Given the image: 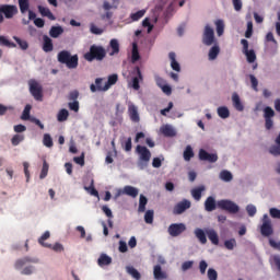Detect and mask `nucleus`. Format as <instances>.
Segmentation results:
<instances>
[{"mask_svg":"<svg viewBox=\"0 0 280 280\" xmlns=\"http://www.w3.org/2000/svg\"><path fill=\"white\" fill-rule=\"evenodd\" d=\"M218 209V203H215V198L208 197L205 201V210L208 212L215 211Z\"/></svg>","mask_w":280,"mask_h":280,"instance_id":"nucleus-21","label":"nucleus"},{"mask_svg":"<svg viewBox=\"0 0 280 280\" xmlns=\"http://www.w3.org/2000/svg\"><path fill=\"white\" fill-rule=\"evenodd\" d=\"M215 27H217V34L218 36H222V34H224V21L222 20H217L214 23Z\"/></svg>","mask_w":280,"mask_h":280,"instance_id":"nucleus-46","label":"nucleus"},{"mask_svg":"<svg viewBox=\"0 0 280 280\" xmlns=\"http://www.w3.org/2000/svg\"><path fill=\"white\" fill-rule=\"evenodd\" d=\"M232 102H233V106L236 110H238L240 113H242V110H244V104H242V100L240 98V95L237 93H234L232 95Z\"/></svg>","mask_w":280,"mask_h":280,"instance_id":"nucleus-25","label":"nucleus"},{"mask_svg":"<svg viewBox=\"0 0 280 280\" xmlns=\"http://www.w3.org/2000/svg\"><path fill=\"white\" fill-rule=\"evenodd\" d=\"M50 235H51V234L49 233V231H46V232L38 238V244H40V246H44L45 248H51V244L45 243L46 240H49Z\"/></svg>","mask_w":280,"mask_h":280,"instance_id":"nucleus-36","label":"nucleus"},{"mask_svg":"<svg viewBox=\"0 0 280 280\" xmlns=\"http://www.w3.org/2000/svg\"><path fill=\"white\" fill-rule=\"evenodd\" d=\"M155 82L160 89H162L163 86H165L167 84L165 79H163L159 75L155 77Z\"/></svg>","mask_w":280,"mask_h":280,"instance_id":"nucleus-64","label":"nucleus"},{"mask_svg":"<svg viewBox=\"0 0 280 280\" xmlns=\"http://www.w3.org/2000/svg\"><path fill=\"white\" fill-rule=\"evenodd\" d=\"M106 58V50L102 46L92 45L90 51L84 54V60L93 62V60L102 61Z\"/></svg>","mask_w":280,"mask_h":280,"instance_id":"nucleus-2","label":"nucleus"},{"mask_svg":"<svg viewBox=\"0 0 280 280\" xmlns=\"http://www.w3.org/2000/svg\"><path fill=\"white\" fill-rule=\"evenodd\" d=\"M122 148L125 152H130L132 150V138H128Z\"/></svg>","mask_w":280,"mask_h":280,"instance_id":"nucleus-60","label":"nucleus"},{"mask_svg":"<svg viewBox=\"0 0 280 280\" xmlns=\"http://www.w3.org/2000/svg\"><path fill=\"white\" fill-rule=\"evenodd\" d=\"M0 47L15 48L16 44L10 42V39H8L5 36L0 35Z\"/></svg>","mask_w":280,"mask_h":280,"instance_id":"nucleus-39","label":"nucleus"},{"mask_svg":"<svg viewBox=\"0 0 280 280\" xmlns=\"http://www.w3.org/2000/svg\"><path fill=\"white\" fill-rule=\"evenodd\" d=\"M168 58L171 60V68L173 71H177V73H180V63L176 60V52H170Z\"/></svg>","mask_w":280,"mask_h":280,"instance_id":"nucleus-24","label":"nucleus"},{"mask_svg":"<svg viewBox=\"0 0 280 280\" xmlns=\"http://www.w3.org/2000/svg\"><path fill=\"white\" fill-rule=\"evenodd\" d=\"M144 222L152 224L154 222V210H148L144 214Z\"/></svg>","mask_w":280,"mask_h":280,"instance_id":"nucleus-48","label":"nucleus"},{"mask_svg":"<svg viewBox=\"0 0 280 280\" xmlns=\"http://www.w3.org/2000/svg\"><path fill=\"white\" fill-rule=\"evenodd\" d=\"M269 214L275 219V220H280V210L277 208H270Z\"/></svg>","mask_w":280,"mask_h":280,"instance_id":"nucleus-57","label":"nucleus"},{"mask_svg":"<svg viewBox=\"0 0 280 280\" xmlns=\"http://www.w3.org/2000/svg\"><path fill=\"white\" fill-rule=\"evenodd\" d=\"M37 10L42 16H46L49 21H56V15L47 7L38 5Z\"/></svg>","mask_w":280,"mask_h":280,"instance_id":"nucleus-19","label":"nucleus"},{"mask_svg":"<svg viewBox=\"0 0 280 280\" xmlns=\"http://www.w3.org/2000/svg\"><path fill=\"white\" fill-rule=\"evenodd\" d=\"M208 279L218 280V271H215L213 268L208 269Z\"/></svg>","mask_w":280,"mask_h":280,"instance_id":"nucleus-58","label":"nucleus"},{"mask_svg":"<svg viewBox=\"0 0 280 280\" xmlns=\"http://www.w3.org/2000/svg\"><path fill=\"white\" fill-rule=\"evenodd\" d=\"M161 132L164 137H176V130H174V127L170 125L162 127Z\"/></svg>","mask_w":280,"mask_h":280,"instance_id":"nucleus-28","label":"nucleus"},{"mask_svg":"<svg viewBox=\"0 0 280 280\" xmlns=\"http://www.w3.org/2000/svg\"><path fill=\"white\" fill-rule=\"evenodd\" d=\"M102 82H104V79H102V78L95 79V84L92 83L90 85L91 93H97V91H100V92L108 91V90H104V85H102Z\"/></svg>","mask_w":280,"mask_h":280,"instance_id":"nucleus-18","label":"nucleus"},{"mask_svg":"<svg viewBox=\"0 0 280 280\" xmlns=\"http://www.w3.org/2000/svg\"><path fill=\"white\" fill-rule=\"evenodd\" d=\"M109 47L112 49V51L109 52V56H117V54H119V40L112 39L109 42Z\"/></svg>","mask_w":280,"mask_h":280,"instance_id":"nucleus-32","label":"nucleus"},{"mask_svg":"<svg viewBox=\"0 0 280 280\" xmlns=\"http://www.w3.org/2000/svg\"><path fill=\"white\" fill-rule=\"evenodd\" d=\"M13 40L19 45L20 49L23 51H26V49H30V44L25 39H21V37L13 36Z\"/></svg>","mask_w":280,"mask_h":280,"instance_id":"nucleus-35","label":"nucleus"},{"mask_svg":"<svg viewBox=\"0 0 280 280\" xmlns=\"http://www.w3.org/2000/svg\"><path fill=\"white\" fill-rule=\"evenodd\" d=\"M202 43L207 47H211V45L215 43V32L209 25H206L205 27L203 35H202Z\"/></svg>","mask_w":280,"mask_h":280,"instance_id":"nucleus-6","label":"nucleus"},{"mask_svg":"<svg viewBox=\"0 0 280 280\" xmlns=\"http://www.w3.org/2000/svg\"><path fill=\"white\" fill-rule=\"evenodd\" d=\"M70 110H73L74 113H78L80 110V102L73 101L72 103L68 104Z\"/></svg>","mask_w":280,"mask_h":280,"instance_id":"nucleus-59","label":"nucleus"},{"mask_svg":"<svg viewBox=\"0 0 280 280\" xmlns=\"http://www.w3.org/2000/svg\"><path fill=\"white\" fill-rule=\"evenodd\" d=\"M113 264V258L106 254H101V256L97 259V265L101 268H104V266H110Z\"/></svg>","mask_w":280,"mask_h":280,"instance_id":"nucleus-22","label":"nucleus"},{"mask_svg":"<svg viewBox=\"0 0 280 280\" xmlns=\"http://www.w3.org/2000/svg\"><path fill=\"white\" fill-rule=\"evenodd\" d=\"M249 80L252 82V89L256 92L259 91V81L257 80V78L254 74H249Z\"/></svg>","mask_w":280,"mask_h":280,"instance_id":"nucleus-53","label":"nucleus"},{"mask_svg":"<svg viewBox=\"0 0 280 280\" xmlns=\"http://www.w3.org/2000/svg\"><path fill=\"white\" fill-rule=\"evenodd\" d=\"M43 40V51H45L46 54H49V51H54V42L51 40V38L47 35H44Z\"/></svg>","mask_w":280,"mask_h":280,"instance_id":"nucleus-20","label":"nucleus"},{"mask_svg":"<svg viewBox=\"0 0 280 280\" xmlns=\"http://www.w3.org/2000/svg\"><path fill=\"white\" fill-rule=\"evenodd\" d=\"M74 163L77 165H81V167H84V153L81 154V156L73 158Z\"/></svg>","mask_w":280,"mask_h":280,"instance_id":"nucleus-63","label":"nucleus"},{"mask_svg":"<svg viewBox=\"0 0 280 280\" xmlns=\"http://www.w3.org/2000/svg\"><path fill=\"white\" fill-rule=\"evenodd\" d=\"M246 211H247L249 218H255V214L257 213V207H255L253 205H247Z\"/></svg>","mask_w":280,"mask_h":280,"instance_id":"nucleus-55","label":"nucleus"},{"mask_svg":"<svg viewBox=\"0 0 280 280\" xmlns=\"http://www.w3.org/2000/svg\"><path fill=\"white\" fill-rule=\"evenodd\" d=\"M80 97V92L78 90L71 91L68 95V100L70 102H78V98Z\"/></svg>","mask_w":280,"mask_h":280,"instance_id":"nucleus-54","label":"nucleus"},{"mask_svg":"<svg viewBox=\"0 0 280 280\" xmlns=\"http://www.w3.org/2000/svg\"><path fill=\"white\" fill-rule=\"evenodd\" d=\"M187 209H191V201L184 199L174 207L173 213L174 215H180L185 213Z\"/></svg>","mask_w":280,"mask_h":280,"instance_id":"nucleus-13","label":"nucleus"},{"mask_svg":"<svg viewBox=\"0 0 280 280\" xmlns=\"http://www.w3.org/2000/svg\"><path fill=\"white\" fill-rule=\"evenodd\" d=\"M119 80V77L117 74H110L107 79V82L104 84V90L110 89L113 84H117V81Z\"/></svg>","mask_w":280,"mask_h":280,"instance_id":"nucleus-34","label":"nucleus"},{"mask_svg":"<svg viewBox=\"0 0 280 280\" xmlns=\"http://www.w3.org/2000/svg\"><path fill=\"white\" fill-rule=\"evenodd\" d=\"M63 33L65 28H62V26H51L49 36H51V38H58V36H61Z\"/></svg>","mask_w":280,"mask_h":280,"instance_id":"nucleus-29","label":"nucleus"},{"mask_svg":"<svg viewBox=\"0 0 280 280\" xmlns=\"http://www.w3.org/2000/svg\"><path fill=\"white\" fill-rule=\"evenodd\" d=\"M0 13L4 14L5 19H13L15 14H19V8L14 4H1Z\"/></svg>","mask_w":280,"mask_h":280,"instance_id":"nucleus-8","label":"nucleus"},{"mask_svg":"<svg viewBox=\"0 0 280 280\" xmlns=\"http://www.w3.org/2000/svg\"><path fill=\"white\" fill-rule=\"evenodd\" d=\"M18 3L21 14L28 12V21H36V14L34 11L30 10V0H19Z\"/></svg>","mask_w":280,"mask_h":280,"instance_id":"nucleus-10","label":"nucleus"},{"mask_svg":"<svg viewBox=\"0 0 280 280\" xmlns=\"http://www.w3.org/2000/svg\"><path fill=\"white\" fill-rule=\"evenodd\" d=\"M218 115L221 119H229V117H231V112H229V107H219Z\"/></svg>","mask_w":280,"mask_h":280,"instance_id":"nucleus-41","label":"nucleus"},{"mask_svg":"<svg viewBox=\"0 0 280 280\" xmlns=\"http://www.w3.org/2000/svg\"><path fill=\"white\" fill-rule=\"evenodd\" d=\"M220 178L221 180H224V183H231V180H233V174L229 171H222L220 173Z\"/></svg>","mask_w":280,"mask_h":280,"instance_id":"nucleus-45","label":"nucleus"},{"mask_svg":"<svg viewBox=\"0 0 280 280\" xmlns=\"http://www.w3.org/2000/svg\"><path fill=\"white\" fill-rule=\"evenodd\" d=\"M128 115L135 124H139L140 117H139V109L135 106V104H130L128 106Z\"/></svg>","mask_w":280,"mask_h":280,"instance_id":"nucleus-17","label":"nucleus"},{"mask_svg":"<svg viewBox=\"0 0 280 280\" xmlns=\"http://www.w3.org/2000/svg\"><path fill=\"white\" fill-rule=\"evenodd\" d=\"M253 36V22H247V30L245 32V38H250Z\"/></svg>","mask_w":280,"mask_h":280,"instance_id":"nucleus-61","label":"nucleus"},{"mask_svg":"<svg viewBox=\"0 0 280 280\" xmlns=\"http://www.w3.org/2000/svg\"><path fill=\"white\" fill-rule=\"evenodd\" d=\"M237 246V241L235 238H230L224 242V247L228 250H233Z\"/></svg>","mask_w":280,"mask_h":280,"instance_id":"nucleus-47","label":"nucleus"},{"mask_svg":"<svg viewBox=\"0 0 280 280\" xmlns=\"http://www.w3.org/2000/svg\"><path fill=\"white\" fill-rule=\"evenodd\" d=\"M147 205H148V198L143 195H140L139 207H138L139 213H145V206Z\"/></svg>","mask_w":280,"mask_h":280,"instance_id":"nucleus-40","label":"nucleus"},{"mask_svg":"<svg viewBox=\"0 0 280 280\" xmlns=\"http://www.w3.org/2000/svg\"><path fill=\"white\" fill-rule=\"evenodd\" d=\"M141 59V56L139 55V47L137 44H132V50H131V62H138V60Z\"/></svg>","mask_w":280,"mask_h":280,"instance_id":"nucleus-38","label":"nucleus"},{"mask_svg":"<svg viewBox=\"0 0 280 280\" xmlns=\"http://www.w3.org/2000/svg\"><path fill=\"white\" fill-rule=\"evenodd\" d=\"M191 159H194V149L191 148V145H187L184 151V160L191 161Z\"/></svg>","mask_w":280,"mask_h":280,"instance_id":"nucleus-43","label":"nucleus"},{"mask_svg":"<svg viewBox=\"0 0 280 280\" xmlns=\"http://www.w3.org/2000/svg\"><path fill=\"white\" fill-rule=\"evenodd\" d=\"M202 191H205V186H199L191 190V196L195 200H200L202 198Z\"/></svg>","mask_w":280,"mask_h":280,"instance_id":"nucleus-37","label":"nucleus"},{"mask_svg":"<svg viewBox=\"0 0 280 280\" xmlns=\"http://www.w3.org/2000/svg\"><path fill=\"white\" fill-rule=\"evenodd\" d=\"M218 209H221L222 211H228V213H240V206L237 203L233 202L229 199H221L217 202Z\"/></svg>","mask_w":280,"mask_h":280,"instance_id":"nucleus-3","label":"nucleus"},{"mask_svg":"<svg viewBox=\"0 0 280 280\" xmlns=\"http://www.w3.org/2000/svg\"><path fill=\"white\" fill-rule=\"evenodd\" d=\"M185 231H187V225H185V223H172L168 226V234L172 237H178V235H182Z\"/></svg>","mask_w":280,"mask_h":280,"instance_id":"nucleus-9","label":"nucleus"},{"mask_svg":"<svg viewBox=\"0 0 280 280\" xmlns=\"http://www.w3.org/2000/svg\"><path fill=\"white\" fill-rule=\"evenodd\" d=\"M25 140V136L23 135H14L11 139L12 145H19L22 141Z\"/></svg>","mask_w":280,"mask_h":280,"instance_id":"nucleus-51","label":"nucleus"},{"mask_svg":"<svg viewBox=\"0 0 280 280\" xmlns=\"http://www.w3.org/2000/svg\"><path fill=\"white\" fill-rule=\"evenodd\" d=\"M260 233L264 237H270L275 230L272 229V221L268 218V214H264L262 217V225L260 226Z\"/></svg>","mask_w":280,"mask_h":280,"instance_id":"nucleus-4","label":"nucleus"},{"mask_svg":"<svg viewBox=\"0 0 280 280\" xmlns=\"http://www.w3.org/2000/svg\"><path fill=\"white\" fill-rule=\"evenodd\" d=\"M153 277L156 280H163V279H167V273L163 271V269L161 268V265H155L153 268Z\"/></svg>","mask_w":280,"mask_h":280,"instance_id":"nucleus-23","label":"nucleus"},{"mask_svg":"<svg viewBox=\"0 0 280 280\" xmlns=\"http://www.w3.org/2000/svg\"><path fill=\"white\" fill-rule=\"evenodd\" d=\"M90 32L92 34H96L97 36H100L101 34H104V30L97 27L95 24H91Z\"/></svg>","mask_w":280,"mask_h":280,"instance_id":"nucleus-56","label":"nucleus"},{"mask_svg":"<svg viewBox=\"0 0 280 280\" xmlns=\"http://www.w3.org/2000/svg\"><path fill=\"white\" fill-rule=\"evenodd\" d=\"M131 75H135L132 78V89L135 91H139V89H141V85H139V83L143 82V74L141 73V68H139V66L135 67Z\"/></svg>","mask_w":280,"mask_h":280,"instance_id":"nucleus-11","label":"nucleus"},{"mask_svg":"<svg viewBox=\"0 0 280 280\" xmlns=\"http://www.w3.org/2000/svg\"><path fill=\"white\" fill-rule=\"evenodd\" d=\"M122 194H125V196H130V198H137L139 196V189L132 186H125Z\"/></svg>","mask_w":280,"mask_h":280,"instance_id":"nucleus-26","label":"nucleus"},{"mask_svg":"<svg viewBox=\"0 0 280 280\" xmlns=\"http://www.w3.org/2000/svg\"><path fill=\"white\" fill-rule=\"evenodd\" d=\"M30 93L37 102H43V86L36 81H30Z\"/></svg>","mask_w":280,"mask_h":280,"instance_id":"nucleus-5","label":"nucleus"},{"mask_svg":"<svg viewBox=\"0 0 280 280\" xmlns=\"http://www.w3.org/2000/svg\"><path fill=\"white\" fill-rule=\"evenodd\" d=\"M43 144L46 148H54V139L51 138V136L49 133L44 135Z\"/></svg>","mask_w":280,"mask_h":280,"instance_id":"nucleus-44","label":"nucleus"},{"mask_svg":"<svg viewBox=\"0 0 280 280\" xmlns=\"http://www.w3.org/2000/svg\"><path fill=\"white\" fill-rule=\"evenodd\" d=\"M57 60L60 65H66L68 69H78V55L71 56L68 50H61L57 55Z\"/></svg>","mask_w":280,"mask_h":280,"instance_id":"nucleus-1","label":"nucleus"},{"mask_svg":"<svg viewBox=\"0 0 280 280\" xmlns=\"http://www.w3.org/2000/svg\"><path fill=\"white\" fill-rule=\"evenodd\" d=\"M195 236L199 240L200 244H207V234H205L202 229L197 228L195 230Z\"/></svg>","mask_w":280,"mask_h":280,"instance_id":"nucleus-30","label":"nucleus"},{"mask_svg":"<svg viewBox=\"0 0 280 280\" xmlns=\"http://www.w3.org/2000/svg\"><path fill=\"white\" fill-rule=\"evenodd\" d=\"M199 160L208 161V163H215L218 161V155L215 153H209L205 149L199 150Z\"/></svg>","mask_w":280,"mask_h":280,"instance_id":"nucleus-16","label":"nucleus"},{"mask_svg":"<svg viewBox=\"0 0 280 280\" xmlns=\"http://www.w3.org/2000/svg\"><path fill=\"white\" fill-rule=\"evenodd\" d=\"M218 56H220V46H218V44H215L214 46H212L210 48L208 58H209V60H215V58H218Z\"/></svg>","mask_w":280,"mask_h":280,"instance_id":"nucleus-31","label":"nucleus"},{"mask_svg":"<svg viewBox=\"0 0 280 280\" xmlns=\"http://www.w3.org/2000/svg\"><path fill=\"white\" fill-rule=\"evenodd\" d=\"M145 16V10H140L136 13H131L130 19L132 21H139L140 19H143Z\"/></svg>","mask_w":280,"mask_h":280,"instance_id":"nucleus-50","label":"nucleus"},{"mask_svg":"<svg viewBox=\"0 0 280 280\" xmlns=\"http://www.w3.org/2000/svg\"><path fill=\"white\" fill-rule=\"evenodd\" d=\"M241 44L243 45V54L246 56L247 62H249V65H253V62L257 60V55L255 54V50H248V42L246 39H242Z\"/></svg>","mask_w":280,"mask_h":280,"instance_id":"nucleus-12","label":"nucleus"},{"mask_svg":"<svg viewBox=\"0 0 280 280\" xmlns=\"http://www.w3.org/2000/svg\"><path fill=\"white\" fill-rule=\"evenodd\" d=\"M136 152L139 154L140 161H143L144 163H149L150 159H152V153L141 144L137 145Z\"/></svg>","mask_w":280,"mask_h":280,"instance_id":"nucleus-14","label":"nucleus"},{"mask_svg":"<svg viewBox=\"0 0 280 280\" xmlns=\"http://www.w3.org/2000/svg\"><path fill=\"white\" fill-rule=\"evenodd\" d=\"M272 117H275V109H272L270 106L265 107L264 119L266 130H272V127L275 126V120H272Z\"/></svg>","mask_w":280,"mask_h":280,"instance_id":"nucleus-7","label":"nucleus"},{"mask_svg":"<svg viewBox=\"0 0 280 280\" xmlns=\"http://www.w3.org/2000/svg\"><path fill=\"white\" fill-rule=\"evenodd\" d=\"M27 264H38V259L25 256L24 258H20L15 261L14 268L15 270H21V268H23V266H27Z\"/></svg>","mask_w":280,"mask_h":280,"instance_id":"nucleus-15","label":"nucleus"},{"mask_svg":"<svg viewBox=\"0 0 280 280\" xmlns=\"http://www.w3.org/2000/svg\"><path fill=\"white\" fill-rule=\"evenodd\" d=\"M48 173H49V164L47 163V161L44 160L39 178L42 180H43V178H47Z\"/></svg>","mask_w":280,"mask_h":280,"instance_id":"nucleus-49","label":"nucleus"},{"mask_svg":"<svg viewBox=\"0 0 280 280\" xmlns=\"http://www.w3.org/2000/svg\"><path fill=\"white\" fill-rule=\"evenodd\" d=\"M127 273L136 280H141V273L132 266L126 267Z\"/></svg>","mask_w":280,"mask_h":280,"instance_id":"nucleus-33","label":"nucleus"},{"mask_svg":"<svg viewBox=\"0 0 280 280\" xmlns=\"http://www.w3.org/2000/svg\"><path fill=\"white\" fill-rule=\"evenodd\" d=\"M269 153L272 154L273 156H280V147L279 145H273L269 149Z\"/></svg>","mask_w":280,"mask_h":280,"instance_id":"nucleus-62","label":"nucleus"},{"mask_svg":"<svg viewBox=\"0 0 280 280\" xmlns=\"http://www.w3.org/2000/svg\"><path fill=\"white\" fill-rule=\"evenodd\" d=\"M30 110H32V105H26L22 114V119L24 121H27V119H32V117H30Z\"/></svg>","mask_w":280,"mask_h":280,"instance_id":"nucleus-52","label":"nucleus"},{"mask_svg":"<svg viewBox=\"0 0 280 280\" xmlns=\"http://www.w3.org/2000/svg\"><path fill=\"white\" fill-rule=\"evenodd\" d=\"M206 233L211 244H213L214 246H218V244H220V237L218 236V232H215V230H207Z\"/></svg>","mask_w":280,"mask_h":280,"instance_id":"nucleus-27","label":"nucleus"},{"mask_svg":"<svg viewBox=\"0 0 280 280\" xmlns=\"http://www.w3.org/2000/svg\"><path fill=\"white\" fill-rule=\"evenodd\" d=\"M69 119V110L61 109L57 115V121H67Z\"/></svg>","mask_w":280,"mask_h":280,"instance_id":"nucleus-42","label":"nucleus"}]
</instances>
